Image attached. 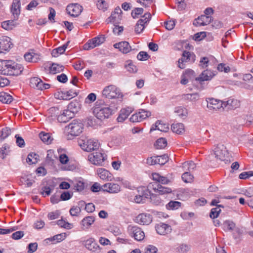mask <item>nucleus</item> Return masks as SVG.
<instances>
[{
	"instance_id": "nucleus-1",
	"label": "nucleus",
	"mask_w": 253,
	"mask_h": 253,
	"mask_svg": "<svg viewBox=\"0 0 253 253\" xmlns=\"http://www.w3.org/2000/svg\"><path fill=\"white\" fill-rule=\"evenodd\" d=\"M93 114L99 120H104L112 114V110L102 101H97L93 109Z\"/></svg>"
},
{
	"instance_id": "nucleus-2",
	"label": "nucleus",
	"mask_w": 253,
	"mask_h": 253,
	"mask_svg": "<svg viewBox=\"0 0 253 253\" xmlns=\"http://www.w3.org/2000/svg\"><path fill=\"white\" fill-rule=\"evenodd\" d=\"M78 143L83 150L87 152L95 150L99 147V143L97 140L88 139L87 137L84 136L79 138Z\"/></svg>"
},
{
	"instance_id": "nucleus-3",
	"label": "nucleus",
	"mask_w": 253,
	"mask_h": 253,
	"mask_svg": "<svg viewBox=\"0 0 253 253\" xmlns=\"http://www.w3.org/2000/svg\"><path fill=\"white\" fill-rule=\"evenodd\" d=\"M4 75L9 76H18L23 70V67L21 64L15 63L12 60H6Z\"/></svg>"
},
{
	"instance_id": "nucleus-4",
	"label": "nucleus",
	"mask_w": 253,
	"mask_h": 253,
	"mask_svg": "<svg viewBox=\"0 0 253 253\" xmlns=\"http://www.w3.org/2000/svg\"><path fill=\"white\" fill-rule=\"evenodd\" d=\"M102 95L108 99L122 98L123 96L121 90L114 85L106 86L102 91Z\"/></svg>"
},
{
	"instance_id": "nucleus-5",
	"label": "nucleus",
	"mask_w": 253,
	"mask_h": 253,
	"mask_svg": "<svg viewBox=\"0 0 253 253\" xmlns=\"http://www.w3.org/2000/svg\"><path fill=\"white\" fill-rule=\"evenodd\" d=\"M83 128V124L79 120H73L68 126L65 127L67 133L74 136L80 134L82 132Z\"/></svg>"
},
{
	"instance_id": "nucleus-6",
	"label": "nucleus",
	"mask_w": 253,
	"mask_h": 253,
	"mask_svg": "<svg viewBox=\"0 0 253 253\" xmlns=\"http://www.w3.org/2000/svg\"><path fill=\"white\" fill-rule=\"evenodd\" d=\"M207 107L209 111L215 112L221 109H224L223 101L213 98H209L206 99Z\"/></svg>"
},
{
	"instance_id": "nucleus-7",
	"label": "nucleus",
	"mask_w": 253,
	"mask_h": 253,
	"mask_svg": "<svg viewBox=\"0 0 253 253\" xmlns=\"http://www.w3.org/2000/svg\"><path fill=\"white\" fill-rule=\"evenodd\" d=\"M215 157L220 161L227 160L229 157V152L226 147L223 144H219L217 145L214 150Z\"/></svg>"
},
{
	"instance_id": "nucleus-8",
	"label": "nucleus",
	"mask_w": 253,
	"mask_h": 253,
	"mask_svg": "<svg viewBox=\"0 0 253 253\" xmlns=\"http://www.w3.org/2000/svg\"><path fill=\"white\" fill-rule=\"evenodd\" d=\"M105 41V37L104 35H101L89 40L87 43L84 44V50H89L100 45Z\"/></svg>"
},
{
	"instance_id": "nucleus-9",
	"label": "nucleus",
	"mask_w": 253,
	"mask_h": 253,
	"mask_svg": "<svg viewBox=\"0 0 253 253\" xmlns=\"http://www.w3.org/2000/svg\"><path fill=\"white\" fill-rule=\"evenodd\" d=\"M127 230L129 235L133 237L135 240L140 241L144 238V233L139 227L129 225Z\"/></svg>"
},
{
	"instance_id": "nucleus-10",
	"label": "nucleus",
	"mask_w": 253,
	"mask_h": 253,
	"mask_svg": "<svg viewBox=\"0 0 253 253\" xmlns=\"http://www.w3.org/2000/svg\"><path fill=\"white\" fill-rule=\"evenodd\" d=\"M151 115L150 112L144 109H140L137 112L133 114L129 118V120L133 123L139 122L150 117Z\"/></svg>"
},
{
	"instance_id": "nucleus-11",
	"label": "nucleus",
	"mask_w": 253,
	"mask_h": 253,
	"mask_svg": "<svg viewBox=\"0 0 253 253\" xmlns=\"http://www.w3.org/2000/svg\"><path fill=\"white\" fill-rule=\"evenodd\" d=\"M196 56L194 54L189 51H184L182 53V57L178 60V67L181 69L185 67L184 62H194L195 60Z\"/></svg>"
},
{
	"instance_id": "nucleus-12",
	"label": "nucleus",
	"mask_w": 253,
	"mask_h": 253,
	"mask_svg": "<svg viewBox=\"0 0 253 253\" xmlns=\"http://www.w3.org/2000/svg\"><path fill=\"white\" fill-rule=\"evenodd\" d=\"M88 159L95 165H101L105 160V156L102 153L95 152L89 154Z\"/></svg>"
},
{
	"instance_id": "nucleus-13",
	"label": "nucleus",
	"mask_w": 253,
	"mask_h": 253,
	"mask_svg": "<svg viewBox=\"0 0 253 253\" xmlns=\"http://www.w3.org/2000/svg\"><path fill=\"white\" fill-rule=\"evenodd\" d=\"M29 85L31 87L38 90H42L47 88V84L44 83L41 79L37 77L30 79Z\"/></svg>"
},
{
	"instance_id": "nucleus-14",
	"label": "nucleus",
	"mask_w": 253,
	"mask_h": 253,
	"mask_svg": "<svg viewBox=\"0 0 253 253\" xmlns=\"http://www.w3.org/2000/svg\"><path fill=\"white\" fill-rule=\"evenodd\" d=\"M148 188L149 189H152L155 192H158L161 195L170 193L172 191L170 188L163 186L157 182L150 183L149 184Z\"/></svg>"
},
{
	"instance_id": "nucleus-15",
	"label": "nucleus",
	"mask_w": 253,
	"mask_h": 253,
	"mask_svg": "<svg viewBox=\"0 0 253 253\" xmlns=\"http://www.w3.org/2000/svg\"><path fill=\"white\" fill-rule=\"evenodd\" d=\"M138 192H141V194L136 195L134 198V201L137 203H143L145 199L149 198L151 196V192L148 187H140L139 188Z\"/></svg>"
},
{
	"instance_id": "nucleus-16",
	"label": "nucleus",
	"mask_w": 253,
	"mask_h": 253,
	"mask_svg": "<svg viewBox=\"0 0 253 253\" xmlns=\"http://www.w3.org/2000/svg\"><path fill=\"white\" fill-rule=\"evenodd\" d=\"M122 10L119 7L116 8L114 11L111 13V16L108 19V23H113L114 25L120 23L121 20Z\"/></svg>"
},
{
	"instance_id": "nucleus-17",
	"label": "nucleus",
	"mask_w": 253,
	"mask_h": 253,
	"mask_svg": "<svg viewBox=\"0 0 253 253\" xmlns=\"http://www.w3.org/2000/svg\"><path fill=\"white\" fill-rule=\"evenodd\" d=\"M102 189L110 193H118L121 191V186L117 183L110 182L104 184Z\"/></svg>"
},
{
	"instance_id": "nucleus-18",
	"label": "nucleus",
	"mask_w": 253,
	"mask_h": 253,
	"mask_svg": "<svg viewBox=\"0 0 253 253\" xmlns=\"http://www.w3.org/2000/svg\"><path fill=\"white\" fill-rule=\"evenodd\" d=\"M66 10L68 13L73 17L79 16L82 12V8L79 4H72L67 6Z\"/></svg>"
},
{
	"instance_id": "nucleus-19",
	"label": "nucleus",
	"mask_w": 253,
	"mask_h": 253,
	"mask_svg": "<svg viewBox=\"0 0 253 253\" xmlns=\"http://www.w3.org/2000/svg\"><path fill=\"white\" fill-rule=\"evenodd\" d=\"M96 171L98 176L103 180L111 181L114 179L113 174L104 168H98Z\"/></svg>"
},
{
	"instance_id": "nucleus-20",
	"label": "nucleus",
	"mask_w": 253,
	"mask_h": 253,
	"mask_svg": "<svg viewBox=\"0 0 253 253\" xmlns=\"http://www.w3.org/2000/svg\"><path fill=\"white\" fill-rule=\"evenodd\" d=\"M135 222L140 224H149L152 221V216L149 214L141 213L138 215L135 220Z\"/></svg>"
},
{
	"instance_id": "nucleus-21",
	"label": "nucleus",
	"mask_w": 253,
	"mask_h": 253,
	"mask_svg": "<svg viewBox=\"0 0 253 253\" xmlns=\"http://www.w3.org/2000/svg\"><path fill=\"white\" fill-rule=\"evenodd\" d=\"M156 230L158 234L161 235H165L169 233L171 231V226L163 223H160L155 226Z\"/></svg>"
},
{
	"instance_id": "nucleus-22",
	"label": "nucleus",
	"mask_w": 253,
	"mask_h": 253,
	"mask_svg": "<svg viewBox=\"0 0 253 253\" xmlns=\"http://www.w3.org/2000/svg\"><path fill=\"white\" fill-rule=\"evenodd\" d=\"M114 47L117 48L124 54H126L131 50V47L129 43L126 41L121 42L114 44Z\"/></svg>"
},
{
	"instance_id": "nucleus-23",
	"label": "nucleus",
	"mask_w": 253,
	"mask_h": 253,
	"mask_svg": "<svg viewBox=\"0 0 253 253\" xmlns=\"http://www.w3.org/2000/svg\"><path fill=\"white\" fill-rule=\"evenodd\" d=\"M84 246L89 250L93 252H99L100 247L95 242L94 239L90 238L84 241Z\"/></svg>"
},
{
	"instance_id": "nucleus-24",
	"label": "nucleus",
	"mask_w": 253,
	"mask_h": 253,
	"mask_svg": "<svg viewBox=\"0 0 253 253\" xmlns=\"http://www.w3.org/2000/svg\"><path fill=\"white\" fill-rule=\"evenodd\" d=\"M216 74V71H211L209 70H206L202 73L196 80L199 81H209L211 80Z\"/></svg>"
},
{
	"instance_id": "nucleus-25",
	"label": "nucleus",
	"mask_w": 253,
	"mask_h": 253,
	"mask_svg": "<svg viewBox=\"0 0 253 253\" xmlns=\"http://www.w3.org/2000/svg\"><path fill=\"white\" fill-rule=\"evenodd\" d=\"M133 111V109L131 107H126L122 109L120 112L119 115L117 118L119 122H123L126 120L128 116Z\"/></svg>"
},
{
	"instance_id": "nucleus-26",
	"label": "nucleus",
	"mask_w": 253,
	"mask_h": 253,
	"mask_svg": "<svg viewBox=\"0 0 253 253\" xmlns=\"http://www.w3.org/2000/svg\"><path fill=\"white\" fill-rule=\"evenodd\" d=\"M240 105V101L234 98H229L227 101H223L224 109L227 107L228 109H234L238 108Z\"/></svg>"
},
{
	"instance_id": "nucleus-27",
	"label": "nucleus",
	"mask_w": 253,
	"mask_h": 253,
	"mask_svg": "<svg viewBox=\"0 0 253 253\" xmlns=\"http://www.w3.org/2000/svg\"><path fill=\"white\" fill-rule=\"evenodd\" d=\"M73 114L71 112L65 110L61 114H58L57 120L60 123H66L73 118Z\"/></svg>"
},
{
	"instance_id": "nucleus-28",
	"label": "nucleus",
	"mask_w": 253,
	"mask_h": 253,
	"mask_svg": "<svg viewBox=\"0 0 253 253\" xmlns=\"http://www.w3.org/2000/svg\"><path fill=\"white\" fill-rule=\"evenodd\" d=\"M20 0H13L12 3L11 11L14 20L17 19L20 13Z\"/></svg>"
},
{
	"instance_id": "nucleus-29",
	"label": "nucleus",
	"mask_w": 253,
	"mask_h": 253,
	"mask_svg": "<svg viewBox=\"0 0 253 253\" xmlns=\"http://www.w3.org/2000/svg\"><path fill=\"white\" fill-rule=\"evenodd\" d=\"M156 129L163 132H167L169 127L168 124L163 123L161 121H157L150 128V132Z\"/></svg>"
},
{
	"instance_id": "nucleus-30",
	"label": "nucleus",
	"mask_w": 253,
	"mask_h": 253,
	"mask_svg": "<svg viewBox=\"0 0 253 253\" xmlns=\"http://www.w3.org/2000/svg\"><path fill=\"white\" fill-rule=\"evenodd\" d=\"M10 39L7 37H3L0 39V50L7 51L9 50L12 45Z\"/></svg>"
},
{
	"instance_id": "nucleus-31",
	"label": "nucleus",
	"mask_w": 253,
	"mask_h": 253,
	"mask_svg": "<svg viewBox=\"0 0 253 253\" xmlns=\"http://www.w3.org/2000/svg\"><path fill=\"white\" fill-rule=\"evenodd\" d=\"M95 221V217L93 216H86L84 218L81 224L84 230L88 229Z\"/></svg>"
},
{
	"instance_id": "nucleus-32",
	"label": "nucleus",
	"mask_w": 253,
	"mask_h": 253,
	"mask_svg": "<svg viewBox=\"0 0 253 253\" xmlns=\"http://www.w3.org/2000/svg\"><path fill=\"white\" fill-rule=\"evenodd\" d=\"M171 130L177 134H180L183 133L184 131V126L182 123L173 124L171 126Z\"/></svg>"
},
{
	"instance_id": "nucleus-33",
	"label": "nucleus",
	"mask_w": 253,
	"mask_h": 253,
	"mask_svg": "<svg viewBox=\"0 0 253 253\" xmlns=\"http://www.w3.org/2000/svg\"><path fill=\"white\" fill-rule=\"evenodd\" d=\"M24 58L28 62H37L40 59V55L34 52H29L24 55Z\"/></svg>"
},
{
	"instance_id": "nucleus-34",
	"label": "nucleus",
	"mask_w": 253,
	"mask_h": 253,
	"mask_svg": "<svg viewBox=\"0 0 253 253\" xmlns=\"http://www.w3.org/2000/svg\"><path fill=\"white\" fill-rule=\"evenodd\" d=\"M64 67L62 65L56 64L52 63L51 66L49 67V73L52 74H55L61 72H62L64 70Z\"/></svg>"
},
{
	"instance_id": "nucleus-35",
	"label": "nucleus",
	"mask_w": 253,
	"mask_h": 253,
	"mask_svg": "<svg viewBox=\"0 0 253 253\" xmlns=\"http://www.w3.org/2000/svg\"><path fill=\"white\" fill-rule=\"evenodd\" d=\"M200 96L198 93L184 94L182 96V99L190 101H196L199 99Z\"/></svg>"
},
{
	"instance_id": "nucleus-36",
	"label": "nucleus",
	"mask_w": 253,
	"mask_h": 253,
	"mask_svg": "<svg viewBox=\"0 0 253 253\" xmlns=\"http://www.w3.org/2000/svg\"><path fill=\"white\" fill-rule=\"evenodd\" d=\"M125 67L126 70L130 73H136L137 71V68L134 65L131 60H127L125 62Z\"/></svg>"
},
{
	"instance_id": "nucleus-37",
	"label": "nucleus",
	"mask_w": 253,
	"mask_h": 253,
	"mask_svg": "<svg viewBox=\"0 0 253 253\" xmlns=\"http://www.w3.org/2000/svg\"><path fill=\"white\" fill-rule=\"evenodd\" d=\"M174 113L181 118H185L188 115L187 110L182 107H177L175 108Z\"/></svg>"
},
{
	"instance_id": "nucleus-38",
	"label": "nucleus",
	"mask_w": 253,
	"mask_h": 253,
	"mask_svg": "<svg viewBox=\"0 0 253 253\" xmlns=\"http://www.w3.org/2000/svg\"><path fill=\"white\" fill-rule=\"evenodd\" d=\"M0 101L4 103H10L12 101V96L4 92H0Z\"/></svg>"
},
{
	"instance_id": "nucleus-39",
	"label": "nucleus",
	"mask_w": 253,
	"mask_h": 253,
	"mask_svg": "<svg viewBox=\"0 0 253 253\" xmlns=\"http://www.w3.org/2000/svg\"><path fill=\"white\" fill-rule=\"evenodd\" d=\"M16 25L14 20H7L1 23V27L5 30H10L13 29Z\"/></svg>"
},
{
	"instance_id": "nucleus-40",
	"label": "nucleus",
	"mask_w": 253,
	"mask_h": 253,
	"mask_svg": "<svg viewBox=\"0 0 253 253\" xmlns=\"http://www.w3.org/2000/svg\"><path fill=\"white\" fill-rule=\"evenodd\" d=\"M39 160V156L34 153H30L27 157L26 161L29 165L36 164Z\"/></svg>"
},
{
	"instance_id": "nucleus-41",
	"label": "nucleus",
	"mask_w": 253,
	"mask_h": 253,
	"mask_svg": "<svg viewBox=\"0 0 253 253\" xmlns=\"http://www.w3.org/2000/svg\"><path fill=\"white\" fill-rule=\"evenodd\" d=\"M79 108V103L77 101H72L68 104V109L67 110L72 113L73 116H74V113L77 112Z\"/></svg>"
},
{
	"instance_id": "nucleus-42",
	"label": "nucleus",
	"mask_w": 253,
	"mask_h": 253,
	"mask_svg": "<svg viewBox=\"0 0 253 253\" xmlns=\"http://www.w3.org/2000/svg\"><path fill=\"white\" fill-rule=\"evenodd\" d=\"M63 100H68L77 96V93L73 90H69L66 91H63Z\"/></svg>"
},
{
	"instance_id": "nucleus-43",
	"label": "nucleus",
	"mask_w": 253,
	"mask_h": 253,
	"mask_svg": "<svg viewBox=\"0 0 253 253\" xmlns=\"http://www.w3.org/2000/svg\"><path fill=\"white\" fill-rule=\"evenodd\" d=\"M198 20L201 21V25L202 26H205L211 23L213 19L211 16L202 15L198 17Z\"/></svg>"
},
{
	"instance_id": "nucleus-44",
	"label": "nucleus",
	"mask_w": 253,
	"mask_h": 253,
	"mask_svg": "<svg viewBox=\"0 0 253 253\" xmlns=\"http://www.w3.org/2000/svg\"><path fill=\"white\" fill-rule=\"evenodd\" d=\"M66 234L61 233L56 235H54L52 238H48V241L53 242V244L59 243L65 239Z\"/></svg>"
},
{
	"instance_id": "nucleus-45",
	"label": "nucleus",
	"mask_w": 253,
	"mask_h": 253,
	"mask_svg": "<svg viewBox=\"0 0 253 253\" xmlns=\"http://www.w3.org/2000/svg\"><path fill=\"white\" fill-rule=\"evenodd\" d=\"M235 227V224L230 220H226L222 224V228L224 231H232Z\"/></svg>"
},
{
	"instance_id": "nucleus-46",
	"label": "nucleus",
	"mask_w": 253,
	"mask_h": 253,
	"mask_svg": "<svg viewBox=\"0 0 253 253\" xmlns=\"http://www.w3.org/2000/svg\"><path fill=\"white\" fill-rule=\"evenodd\" d=\"M167 145V141L165 138H160L158 139L155 144V146L157 149H163Z\"/></svg>"
},
{
	"instance_id": "nucleus-47",
	"label": "nucleus",
	"mask_w": 253,
	"mask_h": 253,
	"mask_svg": "<svg viewBox=\"0 0 253 253\" xmlns=\"http://www.w3.org/2000/svg\"><path fill=\"white\" fill-rule=\"evenodd\" d=\"M157 157H152L148 158L147 163L149 165H154L158 164L161 165H164L166 163V160L162 161L157 159Z\"/></svg>"
},
{
	"instance_id": "nucleus-48",
	"label": "nucleus",
	"mask_w": 253,
	"mask_h": 253,
	"mask_svg": "<svg viewBox=\"0 0 253 253\" xmlns=\"http://www.w3.org/2000/svg\"><path fill=\"white\" fill-rule=\"evenodd\" d=\"M59 113V109L58 107H51L48 109V118L51 117V120L57 118Z\"/></svg>"
},
{
	"instance_id": "nucleus-49",
	"label": "nucleus",
	"mask_w": 253,
	"mask_h": 253,
	"mask_svg": "<svg viewBox=\"0 0 253 253\" xmlns=\"http://www.w3.org/2000/svg\"><path fill=\"white\" fill-rule=\"evenodd\" d=\"M181 203L177 201H170L166 206L168 210H174L178 209L181 206Z\"/></svg>"
},
{
	"instance_id": "nucleus-50",
	"label": "nucleus",
	"mask_w": 253,
	"mask_h": 253,
	"mask_svg": "<svg viewBox=\"0 0 253 253\" xmlns=\"http://www.w3.org/2000/svg\"><path fill=\"white\" fill-rule=\"evenodd\" d=\"M220 207H223V206L220 205H218L217 207L212 208L210 213V216L211 218H215L217 217L219 213L221 211V210L219 209Z\"/></svg>"
},
{
	"instance_id": "nucleus-51",
	"label": "nucleus",
	"mask_w": 253,
	"mask_h": 253,
	"mask_svg": "<svg viewBox=\"0 0 253 253\" xmlns=\"http://www.w3.org/2000/svg\"><path fill=\"white\" fill-rule=\"evenodd\" d=\"M57 224L61 227H63L67 229H71L73 227L72 224L66 222L63 219L58 220L57 221Z\"/></svg>"
},
{
	"instance_id": "nucleus-52",
	"label": "nucleus",
	"mask_w": 253,
	"mask_h": 253,
	"mask_svg": "<svg viewBox=\"0 0 253 253\" xmlns=\"http://www.w3.org/2000/svg\"><path fill=\"white\" fill-rule=\"evenodd\" d=\"M41 193L43 197H46L47 195V180L46 179H44L42 181Z\"/></svg>"
},
{
	"instance_id": "nucleus-53",
	"label": "nucleus",
	"mask_w": 253,
	"mask_h": 253,
	"mask_svg": "<svg viewBox=\"0 0 253 253\" xmlns=\"http://www.w3.org/2000/svg\"><path fill=\"white\" fill-rule=\"evenodd\" d=\"M190 249V247L185 244H182L179 246L177 248V251L179 253H187V252Z\"/></svg>"
},
{
	"instance_id": "nucleus-54",
	"label": "nucleus",
	"mask_w": 253,
	"mask_h": 253,
	"mask_svg": "<svg viewBox=\"0 0 253 253\" xmlns=\"http://www.w3.org/2000/svg\"><path fill=\"white\" fill-rule=\"evenodd\" d=\"M182 165L183 168H187L186 169L189 171L194 170L196 168L195 164L192 161L185 162Z\"/></svg>"
},
{
	"instance_id": "nucleus-55",
	"label": "nucleus",
	"mask_w": 253,
	"mask_h": 253,
	"mask_svg": "<svg viewBox=\"0 0 253 253\" xmlns=\"http://www.w3.org/2000/svg\"><path fill=\"white\" fill-rule=\"evenodd\" d=\"M144 28L142 20H138L135 27V32L137 34H140L143 31Z\"/></svg>"
},
{
	"instance_id": "nucleus-56",
	"label": "nucleus",
	"mask_w": 253,
	"mask_h": 253,
	"mask_svg": "<svg viewBox=\"0 0 253 253\" xmlns=\"http://www.w3.org/2000/svg\"><path fill=\"white\" fill-rule=\"evenodd\" d=\"M9 149V146L6 144H4L2 147L0 148V157L3 159L5 156L7 155Z\"/></svg>"
},
{
	"instance_id": "nucleus-57",
	"label": "nucleus",
	"mask_w": 253,
	"mask_h": 253,
	"mask_svg": "<svg viewBox=\"0 0 253 253\" xmlns=\"http://www.w3.org/2000/svg\"><path fill=\"white\" fill-rule=\"evenodd\" d=\"M182 180L186 183L192 182L193 176L188 172H185L182 175Z\"/></svg>"
},
{
	"instance_id": "nucleus-58",
	"label": "nucleus",
	"mask_w": 253,
	"mask_h": 253,
	"mask_svg": "<svg viewBox=\"0 0 253 253\" xmlns=\"http://www.w3.org/2000/svg\"><path fill=\"white\" fill-rule=\"evenodd\" d=\"M150 197L151 202L156 205H160L162 203V201L159 196L152 194Z\"/></svg>"
},
{
	"instance_id": "nucleus-59",
	"label": "nucleus",
	"mask_w": 253,
	"mask_h": 253,
	"mask_svg": "<svg viewBox=\"0 0 253 253\" xmlns=\"http://www.w3.org/2000/svg\"><path fill=\"white\" fill-rule=\"evenodd\" d=\"M11 133V130L8 127H5L2 129L1 131L0 139H4Z\"/></svg>"
},
{
	"instance_id": "nucleus-60",
	"label": "nucleus",
	"mask_w": 253,
	"mask_h": 253,
	"mask_svg": "<svg viewBox=\"0 0 253 253\" xmlns=\"http://www.w3.org/2000/svg\"><path fill=\"white\" fill-rule=\"evenodd\" d=\"M96 99V95L94 93H89L85 99L84 102L89 104L94 102Z\"/></svg>"
},
{
	"instance_id": "nucleus-61",
	"label": "nucleus",
	"mask_w": 253,
	"mask_h": 253,
	"mask_svg": "<svg viewBox=\"0 0 253 253\" xmlns=\"http://www.w3.org/2000/svg\"><path fill=\"white\" fill-rule=\"evenodd\" d=\"M217 70L220 72L224 71L225 73H228L230 71V68L228 66H226L225 64L220 63L217 67Z\"/></svg>"
},
{
	"instance_id": "nucleus-62",
	"label": "nucleus",
	"mask_w": 253,
	"mask_h": 253,
	"mask_svg": "<svg viewBox=\"0 0 253 253\" xmlns=\"http://www.w3.org/2000/svg\"><path fill=\"white\" fill-rule=\"evenodd\" d=\"M209 60L207 57H203L201 58L199 66L202 68H206L208 66Z\"/></svg>"
},
{
	"instance_id": "nucleus-63",
	"label": "nucleus",
	"mask_w": 253,
	"mask_h": 253,
	"mask_svg": "<svg viewBox=\"0 0 253 253\" xmlns=\"http://www.w3.org/2000/svg\"><path fill=\"white\" fill-rule=\"evenodd\" d=\"M148 57H149V55L144 51H140L137 56L138 60L140 61L146 60Z\"/></svg>"
},
{
	"instance_id": "nucleus-64",
	"label": "nucleus",
	"mask_w": 253,
	"mask_h": 253,
	"mask_svg": "<svg viewBox=\"0 0 253 253\" xmlns=\"http://www.w3.org/2000/svg\"><path fill=\"white\" fill-rule=\"evenodd\" d=\"M145 253H156L158 250L157 248L153 245H148L146 247Z\"/></svg>"
}]
</instances>
